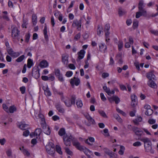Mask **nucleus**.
Segmentation results:
<instances>
[{
    "label": "nucleus",
    "instance_id": "obj_11",
    "mask_svg": "<svg viewBox=\"0 0 158 158\" xmlns=\"http://www.w3.org/2000/svg\"><path fill=\"white\" fill-rule=\"evenodd\" d=\"M144 5L143 1L141 0L139 2L138 4V8L139 11H143V13H146L147 11L144 8Z\"/></svg>",
    "mask_w": 158,
    "mask_h": 158
},
{
    "label": "nucleus",
    "instance_id": "obj_13",
    "mask_svg": "<svg viewBox=\"0 0 158 158\" xmlns=\"http://www.w3.org/2000/svg\"><path fill=\"white\" fill-rule=\"evenodd\" d=\"M103 89L108 95L110 96L111 94H114L115 93L114 90L111 91L110 89L107 88L106 85L103 86Z\"/></svg>",
    "mask_w": 158,
    "mask_h": 158
},
{
    "label": "nucleus",
    "instance_id": "obj_18",
    "mask_svg": "<svg viewBox=\"0 0 158 158\" xmlns=\"http://www.w3.org/2000/svg\"><path fill=\"white\" fill-rule=\"evenodd\" d=\"M36 117L37 119H40L41 121L40 124L41 125L44 124V123H46L44 116L42 114L39 113L38 116H36Z\"/></svg>",
    "mask_w": 158,
    "mask_h": 158
},
{
    "label": "nucleus",
    "instance_id": "obj_42",
    "mask_svg": "<svg viewBox=\"0 0 158 158\" xmlns=\"http://www.w3.org/2000/svg\"><path fill=\"white\" fill-rule=\"evenodd\" d=\"M105 31V32L106 41L107 42H108V41L110 40L109 35L110 34V32L109 31Z\"/></svg>",
    "mask_w": 158,
    "mask_h": 158
},
{
    "label": "nucleus",
    "instance_id": "obj_60",
    "mask_svg": "<svg viewBox=\"0 0 158 158\" xmlns=\"http://www.w3.org/2000/svg\"><path fill=\"white\" fill-rule=\"evenodd\" d=\"M66 152L68 154L72 155L73 154L72 152L68 148H66L65 149Z\"/></svg>",
    "mask_w": 158,
    "mask_h": 158
},
{
    "label": "nucleus",
    "instance_id": "obj_35",
    "mask_svg": "<svg viewBox=\"0 0 158 158\" xmlns=\"http://www.w3.org/2000/svg\"><path fill=\"white\" fill-rule=\"evenodd\" d=\"M98 112L100 115L103 117L106 118H108V116H107L105 112L104 111L99 110L98 111Z\"/></svg>",
    "mask_w": 158,
    "mask_h": 158
},
{
    "label": "nucleus",
    "instance_id": "obj_14",
    "mask_svg": "<svg viewBox=\"0 0 158 158\" xmlns=\"http://www.w3.org/2000/svg\"><path fill=\"white\" fill-rule=\"evenodd\" d=\"M99 48L100 51L105 53L106 52L107 47L104 44L100 43L99 44Z\"/></svg>",
    "mask_w": 158,
    "mask_h": 158
},
{
    "label": "nucleus",
    "instance_id": "obj_30",
    "mask_svg": "<svg viewBox=\"0 0 158 158\" xmlns=\"http://www.w3.org/2000/svg\"><path fill=\"white\" fill-rule=\"evenodd\" d=\"M9 112L12 113L16 111L17 108L15 106H11L9 107Z\"/></svg>",
    "mask_w": 158,
    "mask_h": 158
},
{
    "label": "nucleus",
    "instance_id": "obj_25",
    "mask_svg": "<svg viewBox=\"0 0 158 158\" xmlns=\"http://www.w3.org/2000/svg\"><path fill=\"white\" fill-rule=\"evenodd\" d=\"M147 15V12L146 13H143V11H139L137 12L136 13L135 15V18H139L141 16L143 15V16H145Z\"/></svg>",
    "mask_w": 158,
    "mask_h": 158
},
{
    "label": "nucleus",
    "instance_id": "obj_53",
    "mask_svg": "<svg viewBox=\"0 0 158 158\" xmlns=\"http://www.w3.org/2000/svg\"><path fill=\"white\" fill-rule=\"evenodd\" d=\"M142 118L141 117H139L137 118L134 120V123H137L138 122H140L142 121Z\"/></svg>",
    "mask_w": 158,
    "mask_h": 158
},
{
    "label": "nucleus",
    "instance_id": "obj_20",
    "mask_svg": "<svg viewBox=\"0 0 158 158\" xmlns=\"http://www.w3.org/2000/svg\"><path fill=\"white\" fill-rule=\"evenodd\" d=\"M148 85L149 86L153 89H156L157 87L156 84L152 80H149L148 82Z\"/></svg>",
    "mask_w": 158,
    "mask_h": 158
},
{
    "label": "nucleus",
    "instance_id": "obj_8",
    "mask_svg": "<svg viewBox=\"0 0 158 158\" xmlns=\"http://www.w3.org/2000/svg\"><path fill=\"white\" fill-rule=\"evenodd\" d=\"M132 130L135 135L138 136H141L143 132L141 129L135 127H132Z\"/></svg>",
    "mask_w": 158,
    "mask_h": 158
},
{
    "label": "nucleus",
    "instance_id": "obj_45",
    "mask_svg": "<svg viewBox=\"0 0 158 158\" xmlns=\"http://www.w3.org/2000/svg\"><path fill=\"white\" fill-rule=\"evenodd\" d=\"M124 150V147L123 146H121L120 147V149L118 152L119 154L120 155H123V154Z\"/></svg>",
    "mask_w": 158,
    "mask_h": 158
},
{
    "label": "nucleus",
    "instance_id": "obj_64",
    "mask_svg": "<svg viewBox=\"0 0 158 158\" xmlns=\"http://www.w3.org/2000/svg\"><path fill=\"white\" fill-rule=\"evenodd\" d=\"M119 87H120V89L122 90L123 91L124 90H127L126 87L123 85H122V84L119 85Z\"/></svg>",
    "mask_w": 158,
    "mask_h": 158
},
{
    "label": "nucleus",
    "instance_id": "obj_36",
    "mask_svg": "<svg viewBox=\"0 0 158 158\" xmlns=\"http://www.w3.org/2000/svg\"><path fill=\"white\" fill-rule=\"evenodd\" d=\"M118 13L120 16H122L126 13V11L123 10H122L121 8L118 9Z\"/></svg>",
    "mask_w": 158,
    "mask_h": 158
},
{
    "label": "nucleus",
    "instance_id": "obj_17",
    "mask_svg": "<svg viewBox=\"0 0 158 158\" xmlns=\"http://www.w3.org/2000/svg\"><path fill=\"white\" fill-rule=\"evenodd\" d=\"M20 150L21 151L23 154L27 156H29L30 155V153L28 150L24 147H22L20 148Z\"/></svg>",
    "mask_w": 158,
    "mask_h": 158
},
{
    "label": "nucleus",
    "instance_id": "obj_33",
    "mask_svg": "<svg viewBox=\"0 0 158 158\" xmlns=\"http://www.w3.org/2000/svg\"><path fill=\"white\" fill-rule=\"evenodd\" d=\"M28 126V124L21 123L19 126V128L22 130H25L26 128H27Z\"/></svg>",
    "mask_w": 158,
    "mask_h": 158
},
{
    "label": "nucleus",
    "instance_id": "obj_6",
    "mask_svg": "<svg viewBox=\"0 0 158 158\" xmlns=\"http://www.w3.org/2000/svg\"><path fill=\"white\" fill-rule=\"evenodd\" d=\"M85 51L83 49L81 50L79 52L77 53L78 55L77 58L76 60L78 61L83 59L85 56Z\"/></svg>",
    "mask_w": 158,
    "mask_h": 158
},
{
    "label": "nucleus",
    "instance_id": "obj_16",
    "mask_svg": "<svg viewBox=\"0 0 158 158\" xmlns=\"http://www.w3.org/2000/svg\"><path fill=\"white\" fill-rule=\"evenodd\" d=\"M39 66L41 68H47L48 66V63L46 60H43L40 62Z\"/></svg>",
    "mask_w": 158,
    "mask_h": 158
},
{
    "label": "nucleus",
    "instance_id": "obj_41",
    "mask_svg": "<svg viewBox=\"0 0 158 158\" xmlns=\"http://www.w3.org/2000/svg\"><path fill=\"white\" fill-rule=\"evenodd\" d=\"M28 20L27 19H23V23L22 25V26L23 28H27V25L28 24Z\"/></svg>",
    "mask_w": 158,
    "mask_h": 158
},
{
    "label": "nucleus",
    "instance_id": "obj_3",
    "mask_svg": "<svg viewBox=\"0 0 158 158\" xmlns=\"http://www.w3.org/2000/svg\"><path fill=\"white\" fill-rule=\"evenodd\" d=\"M55 73L56 77L58 78V80L60 81L63 82L64 81L63 77L62 74L61 73L60 71L58 69H55Z\"/></svg>",
    "mask_w": 158,
    "mask_h": 158
},
{
    "label": "nucleus",
    "instance_id": "obj_24",
    "mask_svg": "<svg viewBox=\"0 0 158 158\" xmlns=\"http://www.w3.org/2000/svg\"><path fill=\"white\" fill-rule=\"evenodd\" d=\"M62 62L65 65L67 64L68 63V56L66 55H63L62 56Z\"/></svg>",
    "mask_w": 158,
    "mask_h": 158
},
{
    "label": "nucleus",
    "instance_id": "obj_1",
    "mask_svg": "<svg viewBox=\"0 0 158 158\" xmlns=\"http://www.w3.org/2000/svg\"><path fill=\"white\" fill-rule=\"evenodd\" d=\"M47 152L51 155H53L55 152V145L52 142H49L46 146Z\"/></svg>",
    "mask_w": 158,
    "mask_h": 158
},
{
    "label": "nucleus",
    "instance_id": "obj_61",
    "mask_svg": "<svg viewBox=\"0 0 158 158\" xmlns=\"http://www.w3.org/2000/svg\"><path fill=\"white\" fill-rule=\"evenodd\" d=\"M116 110L118 113L122 114L123 116H125L126 115V114L123 111H122V110H120L118 108H117Z\"/></svg>",
    "mask_w": 158,
    "mask_h": 158
},
{
    "label": "nucleus",
    "instance_id": "obj_34",
    "mask_svg": "<svg viewBox=\"0 0 158 158\" xmlns=\"http://www.w3.org/2000/svg\"><path fill=\"white\" fill-rule=\"evenodd\" d=\"M25 58V56L24 55H22L16 59V61L17 62H22Z\"/></svg>",
    "mask_w": 158,
    "mask_h": 158
},
{
    "label": "nucleus",
    "instance_id": "obj_48",
    "mask_svg": "<svg viewBox=\"0 0 158 158\" xmlns=\"http://www.w3.org/2000/svg\"><path fill=\"white\" fill-rule=\"evenodd\" d=\"M123 47V43L122 41H119L118 44V49L119 51H121Z\"/></svg>",
    "mask_w": 158,
    "mask_h": 158
},
{
    "label": "nucleus",
    "instance_id": "obj_9",
    "mask_svg": "<svg viewBox=\"0 0 158 158\" xmlns=\"http://www.w3.org/2000/svg\"><path fill=\"white\" fill-rule=\"evenodd\" d=\"M108 99L110 102L112 103L113 101H114L116 104H118L120 102V98L116 96H113L111 97H108Z\"/></svg>",
    "mask_w": 158,
    "mask_h": 158
},
{
    "label": "nucleus",
    "instance_id": "obj_15",
    "mask_svg": "<svg viewBox=\"0 0 158 158\" xmlns=\"http://www.w3.org/2000/svg\"><path fill=\"white\" fill-rule=\"evenodd\" d=\"M41 132V130L40 128H37L34 133H31L30 134V136L32 137H33V135H34V136H39L40 135Z\"/></svg>",
    "mask_w": 158,
    "mask_h": 158
},
{
    "label": "nucleus",
    "instance_id": "obj_46",
    "mask_svg": "<svg viewBox=\"0 0 158 158\" xmlns=\"http://www.w3.org/2000/svg\"><path fill=\"white\" fill-rule=\"evenodd\" d=\"M7 51L8 54L11 56L13 55L14 53L15 52L13 51L12 48H7Z\"/></svg>",
    "mask_w": 158,
    "mask_h": 158
},
{
    "label": "nucleus",
    "instance_id": "obj_52",
    "mask_svg": "<svg viewBox=\"0 0 158 158\" xmlns=\"http://www.w3.org/2000/svg\"><path fill=\"white\" fill-rule=\"evenodd\" d=\"M114 117L118 120V121L122 123V120L121 118L117 114L114 115Z\"/></svg>",
    "mask_w": 158,
    "mask_h": 158
},
{
    "label": "nucleus",
    "instance_id": "obj_29",
    "mask_svg": "<svg viewBox=\"0 0 158 158\" xmlns=\"http://www.w3.org/2000/svg\"><path fill=\"white\" fill-rule=\"evenodd\" d=\"M97 35L99 36H100L102 35H103V29L102 27H101L100 26H98V29H97Z\"/></svg>",
    "mask_w": 158,
    "mask_h": 158
},
{
    "label": "nucleus",
    "instance_id": "obj_51",
    "mask_svg": "<svg viewBox=\"0 0 158 158\" xmlns=\"http://www.w3.org/2000/svg\"><path fill=\"white\" fill-rule=\"evenodd\" d=\"M73 73L71 71H68L66 72L65 76L67 77H70L72 76Z\"/></svg>",
    "mask_w": 158,
    "mask_h": 158
},
{
    "label": "nucleus",
    "instance_id": "obj_50",
    "mask_svg": "<svg viewBox=\"0 0 158 158\" xmlns=\"http://www.w3.org/2000/svg\"><path fill=\"white\" fill-rule=\"evenodd\" d=\"M152 110L151 109H150L147 110L145 114L146 115H147L148 116H150L152 114Z\"/></svg>",
    "mask_w": 158,
    "mask_h": 158
},
{
    "label": "nucleus",
    "instance_id": "obj_22",
    "mask_svg": "<svg viewBox=\"0 0 158 158\" xmlns=\"http://www.w3.org/2000/svg\"><path fill=\"white\" fill-rule=\"evenodd\" d=\"M81 151H83L87 156H89L92 153V152L85 148L83 147Z\"/></svg>",
    "mask_w": 158,
    "mask_h": 158
},
{
    "label": "nucleus",
    "instance_id": "obj_43",
    "mask_svg": "<svg viewBox=\"0 0 158 158\" xmlns=\"http://www.w3.org/2000/svg\"><path fill=\"white\" fill-rule=\"evenodd\" d=\"M75 3V1H72L71 2L70 4L69 7H68L67 12L68 13L70 12L71 10L70 9L73 6L74 4Z\"/></svg>",
    "mask_w": 158,
    "mask_h": 158
},
{
    "label": "nucleus",
    "instance_id": "obj_32",
    "mask_svg": "<svg viewBox=\"0 0 158 158\" xmlns=\"http://www.w3.org/2000/svg\"><path fill=\"white\" fill-rule=\"evenodd\" d=\"M76 104L78 108H81L83 106V103L82 101L80 99H78L76 101Z\"/></svg>",
    "mask_w": 158,
    "mask_h": 158
},
{
    "label": "nucleus",
    "instance_id": "obj_28",
    "mask_svg": "<svg viewBox=\"0 0 158 158\" xmlns=\"http://www.w3.org/2000/svg\"><path fill=\"white\" fill-rule=\"evenodd\" d=\"M37 17L35 15H32V22L34 25H35L37 22Z\"/></svg>",
    "mask_w": 158,
    "mask_h": 158
},
{
    "label": "nucleus",
    "instance_id": "obj_19",
    "mask_svg": "<svg viewBox=\"0 0 158 158\" xmlns=\"http://www.w3.org/2000/svg\"><path fill=\"white\" fill-rule=\"evenodd\" d=\"M147 77L149 80H152V79L155 80L156 77L154 74L152 72L148 73L147 74Z\"/></svg>",
    "mask_w": 158,
    "mask_h": 158
},
{
    "label": "nucleus",
    "instance_id": "obj_5",
    "mask_svg": "<svg viewBox=\"0 0 158 158\" xmlns=\"http://www.w3.org/2000/svg\"><path fill=\"white\" fill-rule=\"evenodd\" d=\"M72 26L73 27H77V29L80 31L81 28V22L80 21H78L77 19L73 21Z\"/></svg>",
    "mask_w": 158,
    "mask_h": 158
},
{
    "label": "nucleus",
    "instance_id": "obj_23",
    "mask_svg": "<svg viewBox=\"0 0 158 158\" xmlns=\"http://www.w3.org/2000/svg\"><path fill=\"white\" fill-rule=\"evenodd\" d=\"M151 145L152 143H148L144 145V148L146 152H148L151 151L152 149Z\"/></svg>",
    "mask_w": 158,
    "mask_h": 158
},
{
    "label": "nucleus",
    "instance_id": "obj_59",
    "mask_svg": "<svg viewBox=\"0 0 158 158\" xmlns=\"http://www.w3.org/2000/svg\"><path fill=\"white\" fill-rule=\"evenodd\" d=\"M100 97L102 101H105L106 100V99L105 97L104 94L102 93H101L100 94Z\"/></svg>",
    "mask_w": 158,
    "mask_h": 158
},
{
    "label": "nucleus",
    "instance_id": "obj_37",
    "mask_svg": "<svg viewBox=\"0 0 158 158\" xmlns=\"http://www.w3.org/2000/svg\"><path fill=\"white\" fill-rule=\"evenodd\" d=\"M65 133V130L64 128H61L60 129L58 132V134L60 136L63 135Z\"/></svg>",
    "mask_w": 158,
    "mask_h": 158
},
{
    "label": "nucleus",
    "instance_id": "obj_47",
    "mask_svg": "<svg viewBox=\"0 0 158 158\" xmlns=\"http://www.w3.org/2000/svg\"><path fill=\"white\" fill-rule=\"evenodd\" d=\"M7 155L9 157L11 156H12V151L11 149H8L6 151Z\"/></svg>",
    "mask_w": 158,
    "mask_h": 158
},
{
    "label": "nucleus",
    "instance_id": "obj_40",
    "mask_svg": "<svg viewBox=\"0 0 158 158\" xmlns=\"http://www.w3.org/2000/svg\"><path fill=\"white\" fill-rule=\"evenodd\" d=\"M33 63L31 59H29L27 60V66L28 68H30L32 66Z\"/></svg>",
    "mask_w": 158,
    "mask_h": 158
},
{
    "label": "nucleus",
    "instance_id": "obj_55",
    "mask_svg": "<svg viewBox=\"0 0 158 158\" xmlns=\"http://www.w3.org/2000/svg\"><path fill=\"white\" fill-rule=\"evenodd\" d=\"M150 32L152 34H153L155 35H158V31L157 30L151 29L150 30Z\"/></svg>",
    "mask_w": 158,
    "mask_h": 158
},
{
    "label": "nucleus",
    "instance_id": "obj_10",
    "mask_svg": "<svg viewBox=\"0 0 158 158\" xmlns=\"http://www.w3.org/2000/svg\"><path fill=\"white\" fill-rule=\"evenodd\" d=\"M75 99L72 98L71 99L69 98L67 99L64 102L66 106L68 107L71 106L72 104L75 103Z\"/></svg>",
    "mask_w": 158,
    "mask_h": 158
},
{
    "label": "nucleus",
    "instance_id": "obj_21",
    "mask_svg": "<svg viewBox=\"0 0 158 158\" xmlns=\"http://www.w3.org/2000/svg\"><path fill=\"white\" fill-rule=\"evenodd\" d=\"M73 145L77 149L81 151L83 147L80 145V143L77 141H74L73 142Z\"/></svg>",
    "mask_w": 158,
    "mask_h": 158
},
{
    "label": "nucleus",
    "instance_id": "obj_58",
    "mask_svg": "<svg viewBox=\"0 0 158 158\" xmlns=\"http://www.w3.org/2000/svg\"><path fill=\"white\" fill-rule=\"evenodd\" d=\"M133 145L135 147L139 146L141 145V143L139 141H137L134 143Z\"/></svg>",
    "mask_w": 158,
    "mask_h": 158
},
{
    "label": "nucleus",
    "instance_id": "obj_4",
    "mask_svg": "<svg viewBox=\"0 0 158 158\" xmlns=\"http://www.w3.org/2000/svg\"><path fill=\"white\" fill-rule=\"evenodd\" d=\"M63 138L64 142L66 146H69L71 145V141L72 139V137L71 136H64Z\"/></svg>",
    "mask_w": 158,
    "mask_h": 158
},
{
    "label": "nucleus",
    "instance_id": "obj_38",
    "mask_svg": "<svg viewBox=\"0 0 158 158\" xmlns=\"http://www.w3.org/2000/svg\"><path fill=\"white\" fill-rule=\"evenodd\" d=\"M47 28L46 24H45V26L44 27V37L45 39H47L48 38V35L47 34Z\"/></svg>",
    "mask_w": 158,
    "mask_h": 158
},
{
    "label": "nucleus",
    "instance_id": "obj_49",
    "mask_svg": "<svg viewBox=\"0 0 158 158\" xmlns=\"http://www.w3.org/2000/svg\"><path fill=\"white\" fill-rule=\"evenodd\" d=\"M2 106L3 109L6 112L9 113V108H8V107L5 104H3L2 105Z\"/></svg>",
    "mask_w": 158,
    "mask_h": 158
},
{
    "label": "nucleus",
    "instance_id": "obj_27",
    "mask_svg": "<svg viewBox=\"0 0 158 158\" xmlns=\"http://www.w3.org/2000/svg\"><path fill=\"white\" fill-rule=\"evenodd\" d=\"M139 140L143 142L145 144H147L148 143H151V142L149 139L147 137L139 139Z\"/></svg>",
    "mask_w": 158,
    "mask_h": 158
},
{
    "label": "nucleus",
    "instance_id": "obj_62",
    "mask_svg": "<svg viewBox=\"0 0 158 158\" xmlns=\"http://www.w3.org/2000/svg\"><path fill=\"white\" fill-rule=\"evenodd\" d=\"M138 24V22L137 21H134L133 24V27L134 28L137 27Z\"/></svg>",
    "mask_w": 158,
    "mask_h": 158
},
{
    "label": "nucleus",
    "instance_id": "obj_39",
    "mask_svg": "<svg viewBox=\"0 0 158 158\" xmlns=\"http://www.w3.org/2000/svg\"><path fill=\"white\" fill-rule=\"evenodd\" d=\"M32 74L33 76L36 79L39 78L40 77V73L37 71H36L35 72L32 73Z\"/></svg>",
    "mask_w": 158,
    "mask_h": 158
},
{
    "label": "nucleus",
    "instance_id": "obj_54",
    "mask_svg": "<svg viewBox=\"0 0 158 158\" xmlns=\"http://www.w3.org/2000/svg\"><path fill=\"white\" fill-rule=\"evenodd\" d=\"M148 122L149 124H153L155 123L156 120L155 119L150 118L148 120Z\"/></svg>",
    "mask_w": 158,
    "mask_h": 158
},
{
    "label": "nucleus",
    "instance_id": "obj_63",
    "mask_svg": "<svg viewBox=\"0 0 158 158\" xmlns=\"http://www.w3.org/2000/svg\"><path fill=\"white\" fill-rule=\"evenodd\" d=\"M20 89L22 94H23L25 93L26 90L25 86H23L20 87Z\"/></svg>",
    "mask_w": 158,
    "mask_h": 158
},
{
    "label": "nucleus",
    "instance_id": "obj_56",
    "mask_svg": "<svg viewBox=\"0 0 158 158\" xmlns=\"http://www.w3.org/2000/svg\"><path fill=\"white\" fill-rule=\"evenodd\" d=\"M20 54V53L19 52H15L12 57L14 58H16L19 56Z\"/></svg>",
    "mask_w": 158,
    "mask_h": 158
},
{
    "label": "nucleus",
    "instance_id": "obj_12",
    "mask_svg": "<svg viewBox=\"0 0 158 158\" xmlns=\"http://www.w3.org/2000/svg\"><path fill=\"white\" fill-rule=\"evenodd\" d=\"M80 81L79 79L75 77L71 79L70 83L72 85H75L76 86L78 85L80 83Z\"/></svg>",
    "mask_w": 158,
    "mask_h": 158
},
{
    "label": "nucleus",
    "instance_id": "obj_31",
    "mask_svg": "<svg viewBox=\"0 0 158 158\" xmlns=\"http://www.w3.org/2000/svg\"><path fill=\"white\" fill-rule=\"evenodd\" d=\"M44 94L47 96H50L51 95V93L49 90L48 87L46 88L45 89H44Z\"/></svg>",
    "mask_w": 158,
    "mask_h": 158
},
{
    "label": "nucleus",
    "instance_id": "obj_2",
    "mask_svg": "<svg viewBox=\"0 0 158 158\" xmlns=\"http://www.w3.org/2000/svg\"><path fill=\"white\" fill-rule=\"evenodd\" d=\"M19 35V31L17 28L16 27H14L12 30L11 36L14 40H17L18 41H19V40L18 38Z\"/></svg>",
    "mask_w": 158,
    "mask_h": 158
},
{
    "label": "nucleus",
    "instance_id": "obj_7",
    "mask_svg": "<svg viewBox=\"0 0 158 158\" xmlns=\"http://www.w3.org/2000/svg\"><path fill=\"white\" fill-rule=\"evenodd\" d=\"M43 128V131L46 134L49 135L51 133V130L49 127L47 126L46 123L41 125Z\"/></svg>",
    "mask_w": 158,
    "mask_h": 158
},
{
    "label": "nucleus",
    "instance_id": "obj_26",
    "mask_svg": "<svg viewBox=\"0 0 158 158\" xmlns=\"http://www.w3.org/2000/svg\"><path fill=\"white\" fill-rule=\"evenodd\" d=\"M56 109L60 113H63L64 112V109L62 108V106L59 103H58L56 105Z\"/></svg>",
    "mask_w": 158,
    "mask_h": 158
},
{
    "label": "nucleus",
    "instance_id": "obj_44",
    "mask_svg": "<svg viewBox=\"0 0 158 158\" xmlns=\"http://www.w3.org/2000/svg\"><path fill=\"white\" fill-rule=\"evenodd\" d=\"M56 151L60 155L62 154V152L61 150V148L60 146L59 145H56Z\"/></svg>",
    "mask_w": 158,
    "mask_h": 158
},
{
    "label": "nucleus",
    "instance_id": "obj_57",
    "mask_svg": "<svg viewBox=\"0 0 158 158\" xmlns=\"http://www.w3.org/2000/svg\"><path fill=\"white\" fill-rule=\"evenodd\" d=\"M104 151L106 154L109 155H110L111 154V152H110L109 150L107 148H105L104 149Z\"/></svg>",
    "mask_w": 158,
    "mask_h": 158
}]
</instances>
